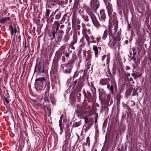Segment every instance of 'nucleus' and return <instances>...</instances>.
<instances>
[{
    "label": "nucleus",
    "instance_id": "1",
    "mask_svg": "<svg viewBox=\"0 0 151 151\" xmlns=\"http://www.w3.org/2000/svg\"><path fill=\"white\" fill-rule=\"evenodd\" d=\"M109 35V39L108 42V46L112 49L116 50L117 47H118V50H119V47L118 45L115 47L116 43V40L115 38L113 36V34L111 30V27L109 26L108 29Z\"/></svg>",
    "mask_w": 151,
    "mask_h": 151
},
{
    "label": "nucleus",
    "instance_id": "2",
    "mask_svg": "<svg viewBox=\"0 0 151 151\" xmlns=\"http://www.w3.org/2000/svg\"><path fill=\"white\" fill-rule=\"evenodd\" d=\"M46 81L44 77H41L36 79L35 84V88L38 91L44 89L45 86Z\"/></svg>",
    "mask_w": 151,
    "mask_h": 151
},
{
    "label": "nucleus",
    "instance_id": "3",
    "mask_svg": "<svg viewBox=\"0 0 151 151\" xmlns=\"http://www.w3.org/2000/svg\"><path fill=\"white\" fill-rule=\"evenodd\" d=\"M88 13L90 16L92 22L94 26L96 27L97 29H99L101 27V25L99 24V22L95 17L94 14L91 12H88Z\"/></svg>",
    "mask_w": 151,
    "mask_h": 151
},
{
    "label": "nucleus",
    "instance_id": "4",
    "mask_svg": "<svg viewBox=\"0 0 151 151\" xmlns=\"http://www.w3.org/2000/svg\"><path fill=\"white\" fill-rule=\"evenodd\" d=\"M104 0L107 10L109 16L110 17L109 22V23H111V21H113V20H112L111 18V15L113 11L112 6L110 3L108 2L107 0Z\"/></svg>",
    "mask_w": 151,
    "mask_h": 151
},
{
    "label": "nucleus",
    "instance_id": "5",
    "mask_svg": "<svg viewBox=\"0 0 151 151\" xmlns=\"http://www.w3.org/2000/svg\"><path fill=\"white\" fill-rule=\"evenodd\" d=\"M73 63V60H69L65 65V69L64 72L66 74H70L73 68L72 64Z\"/></svg>",
    "mask_w": 151,
    "mask_h": 151
},
{
    "label": "nucleus",
    "instance_id": "6",
    "mask_svg": "<svg viewBox=\"0 0 151 151\" xmlns=\"http://www.w3.org/2000/svg\"><path fill=\"white\" fill-rule=\"evenodd\" d=\"M90 3L91 8L92 10L95 12L99 7V2L97 0H91Z\"/></svg>",
    "mask_w": 151,
    "mask_h": 151
},
{
    "label": "nucleus",
    "instance_id": "7",
    "mask_svg": "<svg viewBox=\"0 0 151 151\" xmlns=\"http://www.w3.org/2000/svg\"><path fill=\"white\" fill-rule=\"evenodd\" d=\"M83 119L85 124L91 127L93 123V119L91 118L88 119L87 117L86 116L83 118Z\"/></svg>",
    "mask_w": 151,
    "mask_h": 151
},
{
    "label": "nucleus",
    "instance_id": "8",
    "mask_svg": "<svg viewBox=\"0 0 151 151\" xmlns=\"http://www.w3.org/2000/svg\"><path fill=\"white\" fill-rule=\"evenodd\" d=\"M114 35H116V33H117V36L118 37H119V36L121 35V29H120L119 30H118V32L117 29L118 28V22L116 20L115 21V23L114 24Z\"/></svg>",
    "mask_w": 151,
    "mask_h": 151
},
{
    "label": "nucleus",
    "instance_id": "9",
    "mask_svg": "<svg viewBox=\"0 0 151 151\" xmlns=\"http://www.w3.org/2000/svg\"><path fill=\"white\" fill-rule=\"evenodd\" d=\"M116 83L115 82L111 81L110 83L108 84L107 85V88L109 89L111 93L112 94H114V88L115 86Z\"/></svg>",
    "mask_w": 151,
    "mask_h": 151
},
{
    "label": "nucleus",
    "instance_id": "10",
    "mask_svg": "<svg viewBox=\"0 0 151 151\" xmlns=\"http://www.w3.org/2000/svg\"><path fill=\"white\" fill-rule=\"evenodd\" d=\"M100 16L99 17V19L101 22H104L106 19V15L104 12V10H101L100 11Z\"/></svg>",
    "mask_w": 151,
    "mask_h": 151
},
{
    "label": "nucleus",
    "instance_id": "11",
    "mask_svg": "<svg viewBox=\"0 0 151 151\" xmlns=\"http://www.w3.org/2000/svg\"><path fill=\"white\" fill-rule=\"evenodd\" d=\"M110 81V79L109 78L102 79L100 81L99 84L102 86L108 84Z\"/></svg>",
    "mask_w": 151,
    "mask_h": 151
},
{
    "label": "nucleus",
    "instance_id": "12",
    "mask_svg": "<svg viewBox=\"0 0 151 151\" xmlns=\"http://www.w3.org/2000/svg\"><path fill=\"white\" fill-rule=\"evenodd\" d=\"M99 94V98L102 99L103 97L106 96V93L104 90L102 88H99L98 90Z\"/></svg>",
    "mask_w": 151,
    "mask_h": 151
},
{
    "label": "nucleus",
    "instance_id": "13",
    "mask_svg": "<svg viewBox=\"0 0 151 151\" xmlns=\"http://www.w3.org/2000/svg\"><path fill=\"white\" fill-rule=\"evenodd\" d=\"M133 73H132L131 76L133 77L135 80H136L137 78L140 77L141 76V74L139 73V72L137 71L134 72L133 70L132 71Z\"/></svg>",
    "mask_w": 151,
    "mask_h": 151
},
{
    "label": "nucleus",
    "instance_id": "14",
    "mask_svg": "<svg viewBox=\"0 0 151 151\" xmlns=\"http://www.w3.org/2000/svg\"><path fill=\"white\" fill-rule=\"evenodd\" d=\"M106 59V64L108 65L107 66H108L109 64V63L110 61V58L109 57L108 55H104L103 56H102L101 58V60L102 61H103L105 59Z\"/></svg>",
    "mask_w": 151,
    "mask_h": 151
},
{
    "label": "nucleus",
    "instance_id": "15",
    "mask_svg": "<svg viewBox=\"0 0 151 151\" xmlns=\"http://www.w3.org/2000/svg\"><path fill=\"white\" fill-rule=\"evenodd\" d=\"M93 50L94 52L95 56V57L97 58L98 55V47L96 45L93 46Z\"/></svg>",
    "mask_w": 151,
    "mask_h": 151
},
{
    "label": "nucleus",
    "instance_id": "16",
    "mask_svg": "<svg viewBox=\"0 0 151 151\" xmlns=\"http://www.w3.org/2000/svg\"><path fill=\"white\" fill-rule=\"evenodd\" d=\"M77 36L76 35H73V40L70 43V44L74 45L77 43Z\"/></svg>",
    "mask_w": 151,
    "mask_h": 151
},
{
    "label": "nucleus",
    "instance_id": "17",
    "mask_svg": "<svg viewBox=\"0 0 151 151\" xmlns=\"http://www.w3.org/2000/svg\"><path fill=\"white\" fill-rule=\"evenodd\" d=\"M108 32L107 29H106L104 32L102 36V39L103 40H106L108 36Z\"/></svg>",
    "mask_w": 151,
    "mask_h": 151
},
{
    "label": "nucleus",
    "instance_id": "18",
    "mask_svg": "<svg viewBox=\"0 0 151 151\" xmlns=\"http://www.w3.org/2000/svg\"><path fill=\"white\" fill-rule=\"evenodd\" d=\"M90 127H90L86 124L83 126V129L82 131V132H86L90 129Z\"/></svg>",
    "mask_w": 151,
    "mask_h": 151
},
{
    "label": "nucleus",
    "instance_id": "19",
    "mask_svg": "<svg viewBox=\"0 0 151 151\" xmlns=\"http://www.w3.org/2000/svg\"><path fill=\"white\" fill-rule=\"evenodd\" d=\"M10 19L9 17H6L2 18L0 20V23H3L6 21L10 20Z\"/></svg>",
    "mask_w": 151,
    "mask_h": 151
},
{
    "label": "nucleus",
    "instance_id": "20",
    "mask_svg": "<svg viewBox=\"0 0 151 151\" xmlns=\"http://www.w3.org/2000/svg\"><path fill=\"white\" fill-rule=\"evenodd\" d=\"M91 86L92 88H90L91 90L92 93L95 92L96 91V88L93 85V83L92 82L91 83Z\"/></svg>",
    "mask_w": 151,
    "mask_h": 151
},
{
    "label": "nucleus",
    "instance_id": "21",
    "mask_svg": "<svg viewBox=\"0 0 151 151\" xmlns=\"http://www.w3.org/2000/svg\"><path fill=\"white\" fill-rule=\"evenodd\" d=\"M54 24L56 26V31H57L59 29L60 26L59 22L58 21H55L54 22Z\"/></svg>",
    "mask_w": 151,
    "mask_h": 151
},
{
    "label": "nucleus",
    "instance_id": "22",
    "mask_svg": "<svg viewBox=\"0 0 151 151\" xmlns=\"http://www.w3.org/2000/svg\"><path fill=\"white\" fill-rule=\"evenodd\" d=\"M81 124V122L80 121L77 122H76L74 124H73V127H78Z\"/></svg>",
    "mask_w": 151,
    "mask_h": 151
},
{
    "label": "nucleus",
    "instance_id": "23",
    "mask_svg": "<svg viewBox=\"0 0 151 151\" xmlns=\"http://www.w3.org/2000/svg\"><path fill=\"white\" fill-rule=\"evenodd\" d=\"M84 37L86 40L87 41V42L88 45H89L90 44V39L89 37L87 34H86V35H85L84 36Z\"/></svg>",
    "mask_w": 151,
    "mask_h": 151
},
{
    "label": "nucleus",
    "instance_id": "24",
    "mask_svg": "<svg viewBox=\"0 0 151 151\" xmlns=\"http://www.w3.org/2000/svg\"><path fill=\"white\" fill-rule=\"evenodd\" d=\"M81 17L82 18L84 19L85 21L87 22L88 21L89 19L88 18V17L87 16H85L83 14H81Z\"/></svg>",
    "mask_w": 151,
    "mask_h": 151
},
{
    "label": "nucleus",
    "instance_id": "25",
    "mask_svg": "<svg viewBox=\"0 0 151 151\" xmlns=\"http://www.w3.org/2000/svg\"><path fill=\"white\" fill-rule=\"evenodd\" d=\"M67 14H65L63 16L61 19V21L64 22L66 19L68 20V17L67 16Z\"/></svg>",
    "mask_w": 151,
    "mask_h": 151
},
{
    "label": "nucleus",
    "instance_id": "26",
    "mask_svg": "<svg viewBox=\"0 0 151 151\" xmlns=\"http://www.w3.org/2000/svg\"><path fill=\"white\" fill-rule=\"evenodd\" d=\"M9 98L10 97L9 96H4L5 101L7 104L9 103V101H10Z\"/></svg>",
    "mask_w": 151,
    "mask_h": 151
},
{
    "label": "nucleus",
    "instance_id": "27",
    "mask_svg": "<svg viewBox=\"0 0 151 151\" xmlns=\"http://www.w3.org/2000/svg\"><path fill=\"white\" fill-rule=\"evenodd\" d=\"M79 80H76L74 82L73 85V87H75L76 85H78L79 84L80 82H79Z\"/></svg>",
    "mask_w": 151,
    "mask_h": 151
},
{
    "label": "nucleus",
    "instance_id": "28",
    "mask_svg": "<svg viewBox=\"0 0 151 151\" xmlns=\"http://www.w3.org/2000/svg\"><path fill=\"white\" fill-rule=\"evenodd\" d=\"M68 144V140H65L64 142V144H63V148H65V149H66V146H67Z\"/></svg>",
    "mask_w": 151,
    "mask_h": 151
},
{
    "label": "nucleus",
    "instance_id": "29",
    "mask_svg": "<svg viewBox=\"0 0 151 151\" xmlns=\"http://www.w3.org/2000/svg\"><path fill=\"white\" fill-rule=\"evenodd\" d=\"M87 57L89 59H90L91 58V55L90 51L88 50L87 51Z\"/></svg>",
    "mask_w": 151,
    "mask_h": 151
},
{
    "label": "nucleus",
    "instance_id": "30",
    "mask_svg": "<svg viewBox=\"0 0 151 151\" xmlns=\"http://www.w3.org/2000/svg\"><path fill=\"white\" fill-rule=\"evenodd\" d=\"M50 14V11L49 9H47L45 12V15L46 17H49Z\"/></svg>",
    "mask_w": 151,
    "mask_h": 151
},
{
    "label": "nucleus",
    "instance_id": "31",
    "mask_svg": "<svg viewBox=\"0 0 151 151\" xmlns=\"http://www.w3.org/2000/svg\"><path fill=\"white\" fill-rule=\"evenodd\" d=\"M65 55L66 58V60L67 61L68 60V58L69 57L70 54L68 52H66L65 54Z\"/></svg>",
    "mask_w": 151,
    "mask_h": 151
},
{
    "label": "nucleus",
    "instance_id": "32",
    "mask_svg": "<svg viewBox=\"0 0 151 151\" xmlns=\"http://www.w3.org/2000/svg\"><path fill=\"white\" fill-rule=\"evenodd\" d=\"M87 32L86 29L85 28H83L82 30V33L83 35H85L87 34L86 33Z\"/></svg>",
    "mask_w": 151,
    "mask_h": 151
},
{
    "label": "nucleus",
    "instance_id": "33",
    "mask_svg": "<svg viewBox=\"0 0 151 151\" xmlns=\"http://www.w3.org/2000/svg\"><path fill=\"white\" fill-rule=\"evenodd\" d=\"M61 14H58L55 16V19L58 20L61 17Z\"/></svg>",
    "mask_w": 151,
    "mask_h": 151
},
{
    "label": "nucleus",
    "instance_id": "34",
    "mask_svg": "<svg viewBox=\"0 0 151 151\" xmlns=\"http://www.w3.org/2000/svg\"><path fill=\"white\" fill-rule=\"evenodd\" d=\"M9 27L11 29V35L12 36H12L13 35V34L14 33V29L13 27L11 26H9Z\"/></svg>",
    "mask_w": 151,
    "mask_h": 151
},
{
    "label": "nucleus",
    "instance_id": "35",
    "mask_svg": "<svg viewBox=\"0 0 151 151\" xmlns=\"http://www.w3.org/2000/svg\"><path fill=\"white\" fill-rule=\"evenodd\" d=\"M91 65V64L89 62L87 63V65L86 66V67L87 70H88L90 69Z\"/></svg>",
    "mask_w": 151,
    "mask_h": 151
},
{
    "label": "nucleus",
    "instance_id": "36",
    "mask_svg": "<svg viewBox=\"0 0 151 151\" xmlns=\"http://www.w3.org/2000/svg\"><path fill=\"white\" fill-rule=\"evenodd\" d=\"M57 31H56V30L55 31V30H54L52 31V34L53 35V37L54 39H55V35L56 33V32Z\"/></svg>",
    "mask_w": 151,
    "mask_h": 151
},
{
    "label": "nucleus",
    "instance_id": "37",
    "mask_svg": "<svg viewBox=\"0 0 151 151\" xmlns=\"http://www.w3.org/2000/svg\"><path fill=\"white\" fill-rule=\"evenodd\" d=\"M96 39L98 43H99L101 42V38L100 37L98 36L96 38Z\"/></svg>",
    "mask_w": 151,
    "mask_h": 151
},
{
    "label": "nucleus",
    "instance_id": "38",
    "mask_svg": "<svg viewBox=\"0 0 151 151\" xmlns=\"http://www.w3.org/2000/svg\"><path fill=\"white\" fill-rule=\"evenodd\" d=\"M86 141L87 143L88 144V145L89 146L90 145V138L89 137H87Z\"/></svg>",
    "mask_w": 151,
    "mask_h": 151
},
{
    "label": "nucleus",
    "instance_id": "39",
    "mask_svg": "<svg viewBox=\"0 0 151 151\" xmlns=\"http://www.w3.org/2000/svg\"><path fill=\"white\" fill-rule=\"evenodd\" d=\"M38 70L39 73H42V67L41 66H39L38 68Z\"/></svg>",
    "mask_w": 151,
    "mask_h": 151
},
{
    "label": "nucleus",
    "instance_id": "40",
    "mask_svg": "<svg viewBox=\"0 0 151 151\" xmlns=\"http://www.w3.org/2000/svg\"><path fill=\"white\" fill-rule=\"evenodd\" d=\"M44 98V101L46 102H47V103H48L49 102V98H48V96H47V97H46L45 98V97Z\"/></svg>",
    "mask_w": 151,
    "mask_h": 151
},
{
    "label": "nucleus",
    "instance_id": "41",
    "mask_svg": "<svg viewBox=\"0 0 151 151\" xmlns=\"http://www.w3.org/2000/svg\"><path fill=\"white\" fill-rule=\"evenodd\" d=\"M46 108L47 109V110H48V113L49 114H50V108L48 106H45V108Z\"/></svg>",
    "mask_w": 151,
    "mask_h": 151
},
{
    "label": "nucleus",
    "instance_id": "42",
    "mask_svg": "<svg viewBox=\"0 0 151 151\" xmlns=\"http://www.w3.org/2000/svg\"><path fill=\"white\" fill-rule=\"evenodd\" d=\"M62 60L63 62H65L66 61V59L64 56H63L62 58Z\"/></svg>",
    "mask_w": 151,
    "mask_h": 151
},
{
    "label": "nucleus",
    "instance_id": "43",
    "mask_svg": "<svg viewBox=\"0 0 151 151\" xmlns=\"http://www.w3.org/2000/svg\"><path fill=\"white\" fill-rule=\"evenodd\" d=\"M64 65H65L64 64H63L61 65V66H60L61 69L64 70V69H65Z\"/></svg>",
    "mask_w": 151,
    "mask_h": 151
},
{
    "label": "nucleus",
    "instance_id": "44",
    "mask_svg": "<svg viewBox=\"0 0 151 151\" xmlns=\"http://www.w3.org/2000/svg\"><path fill=\"white\" fill-rule=\"evenodd\" d=\"M27 46L26 45V42L25 43L24 45V50L25 51L26 50V49L27 48Z\"/></svg>",
    "mask_w": 151,
    "mask_h": 151
},
{
    "label": "nucleus",
    "instance_id": "45",
    "mask_svg": "<svg viewBox=\"0 0 151 151\" xmlns=\"http://www.w3.org/2000/svg\"><path fill=\"white\" fill-rule=\"evenodd\" d=\"M78 75L77 72H75V73L73 75V77L74 78L75 77H76L77 76H78Z\"/></svg>",
    "mask_w": 151,
    "mask_h": 151
},
{
    "label": "nucleus",
    "instance_id": "46",
    "mask_svg": "<svg viewBox=\"0 0 151 151\" xmlns=\"http://www.w3.org/2000/svg\"><path fill=\"white\" fill-rule=\"evenodd\" d=\"M110 133H106L105 138H107L109 137V134Z\"/></svg>",
    "mask_w": 151,
    "mask_h": 151
},
{
    "label": "nucleus",
    "instance_id": "47",
    "mask_svg": "<svg viewBox=\"0 0 151 151\" xmlns=\"http://www.w3.org/2000/svg\"><path fill=\"white\" fill-rule=\"evenodd\" d=\"M44 67L45 65H44V66L43 67L42 70V73H45V71H44Z\"/></svg>",
    "mask_w": 151,
    "mask_h": 151
},
{
    "label": "nucleus",
    "instance_id": "48",
    "mask_svg": "<svg viewBox=\"0 0 151 151\" xmlns=\"http://www.w3.org/2000/svg\"><path fill=\"white\" fill-rule=\"evenodd\" d=\"M90 39L92 40H94L95 39L93 35H91L90 36Z\"/></svg>",
    "mask_w": 151,
    "mask_h": 151
},
{
    "label": "nucleus",
    "instance_id": "49",
    "mask_svg": "<svg viewBox=\"0 0 151 151\" xmlns=\"http://www.w3.org/2000/svg\"><path fill=\"white\" fill-rule=\"evenodd\" d=\"M129 81H132L133 83H134V82L133 81V79H132V77H131L129 79Z\"/></svg>",
    "mask_w": 151,
    "mask_h": 151
},
{
    "label": "nucleus",
    "instance_id": "50",
    "mask_svg": "<svg viewBox=\"0 0 151 151\" xmlns=\"http://www.w3.org/2000/svg\"><path fill=\"white\" fill-rule=\"evenodd\" d=\"M87 32L90 35L91 34V31L90 29H88L87 31Z\"/></svg>",
    "mask_w": 151,
    "mask_h": 151
},
{
    "label": "nucleus",
    "instance_id": "51",
    "mask_svg": "<svg viewBox=\"0 0 151 151\" xmlns=\"http://www.w3.org/2000/svg\"><path fill=\"white\" fill-rule=\"evenodd\" d=\"M45 63L46 65H49V62L47 60L45 61Z\"/></svg>",
    "mask_w": 151,
    "mask_h": 151
},
{
    "label": "nucleus",
    "instance_id": "52",
    "mask_svg": "<svg viewBox=\"0 0 151 151\" xmlns=\"http://www.w3.org/2000/svg\"><path fill=\"white\" fill-rule=\"evenodd\" d=\"M14 33H17V32H18V30L17 29V28L16 27H15L14 28Z\"/></svg>",
    "mask_w": 151,
    "mask_h": 151
},
{
    "label": "nucleus",
    "instance_id": "53",
    "mask_svg": "<svg viewBox=\"0 0 151 151\" xmlns=\"http://www.w3.org/2000/svg\"><path fill=\"white\" fill-rule=\"evenodd\" d=\"M70 47L72 49H75V47H74V46H73V45H71L70 46Z\"/></svg>",
    "mask_w": 151,
    "mask_h": 151
},
{
    "label": "nucleus",
    "instance_id": "54",
    "mask_svg": "<svg viewBox=\"0 0 151 151\" xmlns=\"http://www.w3.org/2000/svg\"><path fill=\"white\" fill-rule=\"evenodd\" d=\"M96 43V42L95 40L91 41L90 42V43Z\"/></svg>",
    "mask_w": 151,
    "mask_h": 151
},
{
    "label": "nucleus",
    "instance_id": "55",
    "mask_svg": "<svg viewBox=\"0 0 151 151\" xmlns=\"http://www.w3.org/2000/svg\"><path fill=\"white\" fill-rule=\"evenodd\" d=\"M127 77H129L130 76V74L129 73H127Z\"/></svg>",
    "mask_w": 151,
    "mask_h": 151
},
{
    "label": "nucleus",
    "instance_id": "56",
    "mask_svg": "<svg viewBox=\"0 0 151 151\" xmlns=\"http://www.w3.org/2000/svg\"><path fill=\"white\" fill-rule=\"evenodd\" d=\"M126 70H129L130 69V67H129V66H127L126 67Z\"/></svg>",
    "mask_w": 151,
    "mask_h": 151
},
{
    "label": "nucleus",
    "instance_id": "57",
    "mask_svg": "<svg viewBox=\"0 0 151 151\" xmlns=\"http://www.w3.org/2000/svg\"><path fill=\"white\" fill-rule=\"evenodd\" d=\"M83 39H84V37H82V38L81 39V40H80L81 42H83Z\"/></svg>",
    "mask_w": 151,
    "mask_h": 151
},
{
    "label": "nucleus",
    "instance_id": "58",
    "mask_svg": "<svg viewBox=\"0 0 151 151\" xmlns=\"http://www.w3.org/2000/svg\"><path fill=\"white\" fill-rule=\"evenodd\" d=\"M131 59H133V60L135 62L136 59L134 58V57L132 56L131 58Z\"/></svg>",
    "mask_w": 151,
    "mask_h": 151
},
{
    "label": "nucleus",
    "instance_id": "59",
    "mask_svg": "<svg viewBox=\"0 0 151 151\" xmlns=\"http://www.w3.org/2000/svg\"><path fill=\"white\" fill-rule=\"evenodd\" d=\"M68 38H67V37H65V42H67V41H68Z\"/></svg>",
    "mask_w": 151,
    "mask_h": 151
},
{
    "label": "nucleus",
    "instance_id": "60",
    "mask_svg": "<svg viewBox=\"0 0 151 151\" xmlns=\"http://www.w3.org/2000/svg\"><path fill=\"white\" fill-rule=\"evenodd\" d=\"M82 26L83 27V28H85V26H86L85 24H82Z\"/></svg>",
    "mask_w": 151,
    "mask_h": 151
},
{
    "label": "nucleus",
    "instance_id": "61",
    "mask_svg": "<svg viewBox=\"0 0 151 151\" xmlns=\"http://www.w3.org/2000/svg\"><path fill=\"white\" fill-rule=\"evenodd\" d=\"M64 27V25H62L60 26V28L61 29H63Z\"/></svg>",
    "mask_w": 151,
    "mask_h": 151
},
{
    "label": "nucleus",
    "instance_id": "62",
    "mask_svg": "<svg viewBox=\"0 0 151 151\" xmlns=\"http://www.w3.org/2000/svg\"><path fill=\"white\" fill-rule=\"evenodd\" d=\"M97 117L96 118H95V123H96L97 122Z\"/></svg>",
    "mask_w": 151,
    "mask_h": 151
},
{
    "label": "nucleus",
    "instance_id": "63",
    "mask_svg": "<svg viewBox=\"0 0 151 151\" xmlns=\"http://www.w3.org/2000/svg\"><path fill=\"white\" fill-rule=\"evenodd\" d=\"M62 123H59V126L60 127V129L61 128Z\"/></svg>",
    "mask_w": 151,
    "mask_h": 151
},
{
    "label": "nucleus",
    "instance_id": "64",
    "mask_svg": "<svg viewBox=\"0 0 151 151\" xmlns=\"http://www.w3.org/2000/svg\"><path fill=\"white\" fill-rule=\"evenodd\" d=\"M132 50L133 52H135V49L134 47H133L132 49Z\"/></svg>",
    "mask_w": 151,
    "mask_h": 151
}]
</instances>
